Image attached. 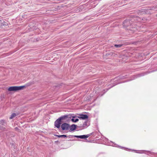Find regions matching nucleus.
Listing matches in <instances>:
<instances>
[{"instance_id":"1","label":"nucleus","mask_w":157,"mask_h":157,"mask_svg":"<svg viewBox=\"0 0 157 157\" xmlns=\"http://www.w3.org/2000/svg\"><path fill=\"white\" fill-rule=\"evenodd\" d=\"M25 86H13L10 87L8 88V90L9 91H16L21 90Z\"/></svg>"},{"instance_id":"2","label":"nucleus","mask_w":157,"mask_h":157,"mask_svg":"<svg viewBox=\"0 0 157 157\" xmlns=\"http://www.w3.org/2000/svg\"><path fill=\"white\" fill-rule=\"evenodd\" d=\"M69 127V125L66 123L63 124L61 125L62 129L63 130L68 129Z\"/></svg>"},{"instance_id":"3","label":"nucleus","mask_w":157,"mask_h":157,"mask_svg":"<svg viewBox=\"0 0 157 157\" xmlns=\"http://www.w3.org/2000/svg\"><path fill=\"white\" fill-rule=\"evenodd\" d=\"M55 126L57 128H59L61 124V121L58 119L55 122Z\"/></svg>"},{"instance_id":"4","label":"nucleus","mask_w":157,"mask_h":157,"mask_svg":"<svg viewBox=\"0 0 157 157\" xmlns=\"http://www.w3.org/2000/svg\"><path fill=\"white\" fill-rule=\"evenodd\" d=\"M90 134H87L86 135H81V136H72L73 137H77V138H79L81 139H85V138H86L90 136Z\"/></svg>"},{"instance_id":"5","label":"nucleus","mask_w":157,"mask_h":157,"mask_svg":"<svg viewBox=\"0 0 157 157\" xmlns=\"http://www.w3.org/2000/svg\"><path fill=\"white\" fill-rule=\"evenodd\" d=\"M78 117L80 119L83 120L87 119L88 118V116L86 115L80 114L79 116Z\"/></svg>"},{"instance_id":"6","label":"nucleus","mask_w":157,"mask_h":157,"mask_svg":"<svg viewBox=\"0 0 157 157\" xmlns=\"http://www.w3.org/2000/svg\"><path fill=\"white\" fill-rule=\"evenodd\" d=\"M76 125L73 124L70 127V130L71 131H73L75 130L76 128Z\"/></svg>"},{"instance_id":"7","label":"nucleus","mask_w":157,"mask_h":157,"mask_svg":"<svg viewBox=\"0 0 157 157\" xmlns=\"http://www.w3.org/2000/svg\"><path fill=\"white\" fill-rule=\"evenodd\" d=\"M87 121H86L83 124L82 127L83 128H85L88 126V125L87 124Z\"/></svg>"},{"instance_id":"8","label":"nucleus","mask_w":157,"mask_h":157,"mask_svg":"<svg viewBox=\"0 0 157 157\" xmlns=\"http://www.w3.org/2000/svg\"><path fill=\"white\" fill-rule=\"evenodd\" d=\"M67 117V115H64L63 116H62L60 117L59 118H58L61 121V120L65 119Z\"/></svg>"},{"instance_id":"9","label":"nucleus","mask_w":157,"mask_h":157,"mask_svg":"<svg viewBox=\"0 0 157 157\" xmlns=\"http://www.w3.org/2000/svg\"><path fill=\"white\" fill-rule=\"evenodd\" d=\"M16 116V114L15 113H13L11 115L10 118V119H12L13 117H15Z\"/></svg>"},{"instance_id":"10","label":"nucleus","mask_w":157,"mask_h":157,"mask_svg":"<svg viewBox=\"0 0 157 157\" xmlns=\"http://www.w3.org/2000/svg\"><path fill=\"white\" fill-rule=\"evenodd\" d=\"M58 137L60 138V137H67V136L66 135H56Z\"/></svg>"},{"instance_id":"11","label":"nucleus","mask_w":157,"mask_h":157,"mask_svg":"<svg viewBox=\"0 0 157 157\" xmlns=\"http://www.w3.org/2000/svg\"><path fill=\"white\" fill-rule=\"evenodd\" d=\"M5 123V122L4 120H2L0 121V124L2 125H4Z\"/></svg>"},{"instance_id":"12","label":"nucleus","mask_w":157,"mask_h":157,"mask_svg":"<svg viewBox=\"0 0 157 157\" xmlns=\"http://www.w3.org/2000/svg\"><path fill=\"white\" fill-rule=\"evenodd\" d=\"M71 120L72 122H77L78 121V119L77 118L75 119L74 118H72Z\"/></svg>"},{"instance_id":"13","label":"nucleus","mask_w":157,"mask_h":157,"mask_svg":"<svg viewBox=\"0 0 157 157\" xmlns=\"http://www.w3.org/2000/svg\"><path fill=\"white\" fill-rule=\"evenodd\" d=\"M121 45L120 44H115V46L116 47H120Z\"/></svg>"},{"instance_id":"14","label":"nucleus","mask_w":157,"mask_h":157,"mask_svg":"<svg viewBox=\"0 0 157 157\" xmlns=\"http://www.w3.org/2000/svg\"><path fill=\"white\" fill-rule=\"evenodd\" d=\"M2 128L3 130H4V129H5V128H3V127H2Z\"/></svg>"},{"instance_id":"15","label":"nucleus","mask_w":157,"mask_h":157,"mask_svg":"<svg viewBox=\"0 0 157 157\" xmlns=\"http://www.w3.org/2000/svg\"><path fill=\"white\" fill-rule=\"evenodd\" d=\"M69 140V141H72V140Z\"/></svg>"}]
</instances>
